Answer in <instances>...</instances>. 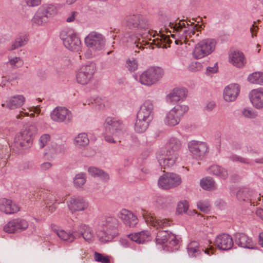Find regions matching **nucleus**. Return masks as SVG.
<instances>
[{
	"mask_svg": "<svg viewBox=\"0 0 263 263\" xmlns=\"http://www.w3.org/2000/svg\"><path fill=\"white\" fill-rule=\"evenodd\" d=\"M169 27L175 34H171L176 45L187 44L189 40L195 42L199 40L198 28L196 26L189 24L184 20H180L178 23H170Z\"/></svg>",
	"mask_w": 263,
	"mask_h": 263,
	"instance_id": "1",
	"label": "nucleus"
},
{
	"mask_svg": "<svg viewBox=\"0 0 263 263\" xmlns=\"http://www.w3.org/2000/svg\"><path fill=\"white\" fill-rule=\"evenodd\" d=\"M154 102L153 100H145L140 105L137 114V120L135 124L136 132L142 133L146 131L154 118Z\"/></svg>",
	"mask_w": 263,
	"mask_h": 263,
	"instance_id": "2",
	"label": "nucleus"
},
{
	"mask_svg": "<svg viewBox=\"0 0 263 263\" xmlns=\"http://www.w3.org/2000/svg\"><path fill=\"white\" fill-rule=\"evenodd\" d=\"M104 127V139L108 143H116L117 139L122 137L125 131L124 125L121 121L110 117L106 118Z\"/></svg>",
	"mask_w": 263,
	"mask_h": 263,
	"instance_id": "3",
	"label": "nucleus"
},
{
	"mask_svg": "<svg viewBox=\"0 0 263 263\" xmlns=\"http://www.w3.org/2000/svg\"><path fill=\"white\" fill-rule=\"evenodd\" d=\"M118 220L113 216L103 217L100 221L96 230L97 236L102 242L108 241L116 235Z\"/></svg>",
	"mask_w": 263,
	"mask_h": 263,
	"instance_id": "4",
	"label": "nucleus"
},
{
	"mask_svg": "<svg viewBox=\"0 0 263 263\" xmlns=\"http://www.w3.org/2000/svg\"><path fill=\"white\" fill-rule=\"evenodd\" d=\"M37 129L33 125H26L14 138V146L18 148L26 149L32 144L33 136Z\"/></svg>",
	"mask_w": 263,
	"mask_h": 263,
	"instance_id": "5",
	"label": "nucleus"
},
{
	"mask_svg": "<svg viewBox=\"0 0 263 263\" xmlns=\"http://www.w3.org/2000/svg\"><path fill=\"white\" fill-rule=\"evenodd\" d=\"M60 37L64 46L69 50L78 52L81 49L82 44L73 30L66 28L60 33Z\"/></svg>",
	"mask_w": 263,
	"mask_h": 263,
	"instance_id": "6",
	"label": "nucleus"
},
{
	"mask_svg": "<svg viewBox=\"0 0 263 263\" xmlns=\"http://www.w3.org/2000/svg\"><path fill=\"white\" fill-rule=\"evenodd\" d=\"M188 110L189 107L187 105H176L166 114L164 119L165 124L170 127L177 125Z\"/></svg>",
	"mask_w": 263,
	"mask_h": 263,
	"instance_id": "7",
	"label": "nucleus"
},
{
	"mask_svg": "<svg viewBox=\"0 0 263 263\" xmlns=\"http://www.w3.org/2000/svg\"><path fill=\"white\" fill-rule=\"evenodd\" d=\"M216 42L212 39L203 40L196 45L193 56L196 59H200L212 53L215 50Z\"/></svg>",
	"mask_w": 263,
	"mask_h": 263,
	"instance_id": "8",
	"label": "nucleus"
},
{
	"mask_svg": "<svg viewBox=\"0 0 263 263\" xmlns=\"http://www.w3.org/2000/svg\"><path fill=\"white\" fill-rule=\"evenodd\" d=\"M96 70V66L93 62H88L82 65L76 74V79L78 83L86 85L93 79Z\"/></svg>",
	"mask_w": 263,
	"mask_h": 263,
	"instance_id": "9",
	"label": "nucleus"
},
{
	"mask_svg": "<svg viewBox=\"0 0 263 263\" xmlns=\"http://www.w3.org/2000/svg\"><path fill=\"white\" fill-rule=\"evenodd\" d=\"M163 73V69L160 67H151L141 74L139 81L142 85L151 86L158 81Z\"/></svg>",
	"mask_w": 263,
	"mask_h": 263,
	"instance_id": "10",
	"label": "nucleus"
},
{
	"mask_svg": "<svg viewBox=\"0 0 263 263\" xmlns=\"http://www.w3.org/2000/svg\"><path fill=\"white\" fill-rule=\"evenodd\" d=\"M105 37L96 31L90 32L85 38L86 46L95 51L102 50L105 46Z\"/></svg>",
	"mask_w": 263,
	"mask_h": 263,
	"instance_id": "11",
	"label": "nucleus"
},
{
	"mask_svg": "<svg viewBox=\"0 0 263 263\" xmlns=\"http://www.w3.org/2000/svg\"><path fill=\"white\" fill-rule=\"evenodd\" d=\"M181 182L180 175L174 173H167L159 177L158 185L162 189L168 190L179 186Z\"/></svg>",
	"mask_w": 263,
	"mask_h": 263,
	"instance_id": "12",
	"label": "nucleus"
},
{
	"mask_svg": "<svg viewBox=\"0 0 263 263\" xmlns=\"http://www.w3.org/2000/svg\"><path fill=\"white\" fill-rule=\"evenodd\" d=\"M68 210L71 213L85 212L89 208V203L82 196H73L67 202Z\"/></svg>",
	"mask_w": 263,
	"mask_h": 263,
	"instance_id": "13",
	"label": "nucleus"
},
{
	"mask_svg": "<svg viewBox=\"0 0 263 263\" xmlns=\"http://www.w3.org/2000/svg\"><path fill=\"white\" fill-rule=\"evenodd\" d=\"M156 240L157 245H164L165 247L170 248L168 251H173V248L179 243V239L176 236L168 231H159L157 233Z\"/></svg>",
	"mask_w": 263,
	"mask_h": 263,
	"instance_id": "14",
	"label": "nucleus"
},
{
	"mask_svg": "<svg viewBox=\"0 0 263 263\" xmlns=\"http://www.w3.org/2000/svg\"><path fill=\"white\" fill-rule=\"evenodd\" d=\"M160 165L164 168H170L174 166L179 160V154L166 151L164 154H159L157 157Z\"/></svg>",
	"mask_w": 263,
	"mask_h": 263,
	"instance_id": "15",
	"label": "nucleus"
},
{
	"mask_svg": "<svg viewBox=\"0 0 263 263\" xmlns=\"http://www.w3.org/2000/svg\"><path fill=\"white\" fill-rule=\"evenodd\" d=\"M189 151L197 159L203 158L208 153L209 146L206 142L192 140L188 143Z\"/></svg>",
	"mask_w": 263,
	"mask_h": 263,
	"instance_id": "16",
	"label": "nucleus"
},
{
	"mask_svg": "<svg viewBox=\"0 0 263 263\" xmlns=\"http://www.w3.org/2000/svg\"><path fill=\"white\" fill-rule=\"evenodd\" d=\"M51 119L57 122L69 123L72 119V114L67 108L63 107H55L50 114Z\"/></svg>",
	"mask_w": 263,
	"mask_h": 263,
	"instance_id": "17",
	"label": "nucleus"
},
{
	"mask_svg": "<svg viewBox=\"0 0 263 263\" xmlns=\"http://www.w3.org/2000/svg\"><path fill=\"white\" fill-rule=\"evenodd\" d=\"M187 251L190 256L195 257L200 256L202 253H204L208 256H211L214 253L213 248H210L204 249L200 247L199 242L196 241H193L189 243L187 247Z\"/></svg>",
	"mask_w": 263,
	"mask_h": 263,
	"instance_id": "18",
	"label": "nucleus"
},
{
	"mask_svg": "<svg viewBox=\"0 0 263 263\" xmlns=\"http://www.w3.org/2000/svg\"><path fill=\"white\" fill-rule=\"evenodd\" d=\"M249 98L254 108L263 109V87L252 89L249 93Z\"/></svg>",
	"mask_w": 263,
	"mask_h": 263,
	"instance_id": "19",
	"label": "nucleus"
},
{
	"mask_svg": "<svg viewBox=\"0 0 263 263\" xmlns=\"http://www.w3.org/2000/svg\"><path fill=\"white\" fill-rule=\"evenodd\" d=\"M240 89L238 84L233 83L227 86L223 91V98L227 102H234L237 98Z\"/></svg>",
	"mask_w": 263,
	"mask_h": 263,
	"instance_id": "20",
	"label": "nucleus"
},
{
	"mask_svg": "<svg viewBox=\"0 0 263 263\" xmlns=\"http://www.w3.org/2000/svg\"><path fill=\"white\" fill-rule=\"evenodd\" d=\"M125 24L129 29H145L148 25L142 20L140 14H133L126 16L124 18Z\"/></svg>",
	"mask_w": 263,
	"mask_h": 263,
	"instance_id": "21",
	"label": "nucleus"
},
{
	"mask_svg": "<svg viewBox=\"0 0 263 263\" xmlns=\"http://www.w3.org/2000/svg\"><path fill=\"white\" fill-rule=\"evenodd\" d=\"M215 243L219 250L224 251L231 249L234 245L232 237L226 233L218 235L215 238Z\"/></svg>",
	"mask_w": 263,
	"mask_h": 263,
	"instance_id": "22",
	"label": "nucleus"
},
{
	"mask_svg": "<svg viewBox=\"0 0 263 263\" xmlns=\"http://www.w3.org/2000/svg\"><path fill=\"white\" fill-rule=\"evenodd\" d=\"M143 217L145 222L156 229L163 228L171 224V221L168 219H157L155 217L153 216L151 214L147 212L143 213Z\"/></svg>",
	"mask_w": 263,
	"mask_h": 263,
	"instance_id": "23",
	"label": "nucleus"
},
{
	"mask_svg": "<svg viewBox=\"0 0 263 263\" xmlns=\"http://www.w3.org/2000/svg\"><path fill=\"white\" fill-rule=\"evenodd\" d=\"M235 241L236 244L241 248L248 249L256 248V244L252 238L243 233L236 235Z\"/></svg>",
	"mask_w": 263,
	"mask_h": 263,
	"instance_id": "24",
	"label": "nucleus"
},
{
	"mask_svg": "<svg viewBox=\"0 0 263 263\" xmlns=\"http://www.w3.org/2000/svg\"><path fill=\"white\" fill-rule=\"evenodd\" d=\"M118 217L127 226L134 227L138 222V218L131 211L122 209L118 214Z\"/></svg>",
	"mask_w": 263,
	"mask_h": 263,
	"instance_id": "25",
	"label": "nucleus"
},
{
	"mask_svg": "<svg viewBox=\"0 0 263 263\" xmlns=\"http://www.w3.org/2000/svg\"><path fill=\"white\" fill-rule=\"evenodd\" d=\"M20 208L12 200L3 198L0 200V211L6 214H12L17 213Z\"/></svg>",
	"mask_w": 263,
	"mask_h": 263,
	"instance_id": "26",
	"label": "nucleus"
},
{
	"mask_svg": "<svg viewBox=\"0 0 263 263\" xmlns=\"http://www.w3.org/2000/svg\"><path fill=\"white\" fill-rule=\"evenodd\" d=\"M187 96V90L185 88L174 89L166 97V101L172 103L183 100Z\"/></svg>",
	"mask_w": 263,
	"mask_h": 263,
	"instance_id": "27",
	"label": "nucleus"
},
{
	"mask_svg": "<svg viewBox=\"0 0 263 263\" xmlns=\"http://www.w3.org/2000/svg\"><path fill=\"white\" fill-rule=\"evenodd\" d=\"M29 42V36L24 32L18 33L15 40L8 46L9 51H13L22 47L26 46Z\"/></svg>",
	"mask_w": 263,
	"mask_h": 263,
	"instance_id": "28",
	"label": "nucleus"
},
{
	"mask_svg": "<svg viewBox=\"0 0 263 263\" xmlns=\"http://www.w3.org/2000/svg\"><path fill=\"white\" fill-rule=\"evenodd\" d=\"M229 60L232 65L238 68L243 67L246 63L245 55L240 51L232 52L229 54Z\"/></svg>",
	"mask_w": 263,
	"mask_h": 263,
	"instance_id": "29",
	"label": "nucleus"
},
{
	"mask_svg": "<svg viewBox=\"0 0 263 263\" xmlns=\"http://www.w3.org/2000/svg\"><path fill=\"white\" fill-rule=\"evenodd\" d=\"M78 230L83 239L88 242L92 241L95 237L92 228L88 224L81 223L78 227Z\"/></svg>",
	"mask_w": 263,
	"mask_h": 263,
	"instance_id": "30",
	"label": "nucleus"
},
{
	"mask_svg": "<svg viewBox=\"0 0 263 263\" xmlns=\"http://www.w3.org/2000/svg\"><path fill=\"white\" fill-rule=\"evenodd\" d=\"M25 100V98L23 95H15L8 98L5 105L10 109H15L22 106Z\"/></svg>",
	"mask_w": 263,
	"mask_h": 263,
	"instance_id": "31",
	"label": "nucleus"
},
{
	"mask_svg": "<svg viewBox=\"0 0 263 263\" xmlns=\"http://www.w3.org/2000/svg\"><path fill=\"white\" fill-rule=\"evenodd\" d=\"M129 238L137 243H143L151 240V233L147 231H142L140 232L130 234Z\"/></svg>",
	"mask_w": 263,
	"mask_h": 263,
	"instance_id": "32",
	"label": "nucleus"
},
{
	"mask_svg": "<svg viewBox=\"0 0 263 263\" xmlns=\"http://www.w3.org/2000/svg\"><path fill=\"white\" fill-rule=\"evenodd\" d=\"M53 231L58 235L59 238L64 242L71 243L76 239L73 231H66L57 228L53 229Z\"/></svg>",
	"mask_w": 263,
	"mask_h": 263,
	"instance_id": "33",
	"label": "nucleus"
},
{
	"mask_svg": "<svg viewBox=\"0 0 263 263\" xmlns=\"http://www.w3.org/2000/svg\"><path fill=\"white\" fill-rule=\"evenodd\" d=\"M66 150V147L65 145L62 142L59 143H52L51 145V148L50 149V153L51 155L50 157L48 156V153L46 152L44 154V156L45 157L47 155V159L50 160L51 159H53V156L58 154H63L65 153Z\"/></svg>",
	"mask_w": 263,
	"mask_h": 263,
	"instance_id": "34",
	"label": "nucleus"
},
{
	"mask_svg": "<svg viewBox=\"0 0 263 263\" xmlns=\"http://www.w3.org/2000/svg\"><path fill=\"white\" fill-rule=\"evenodd\" d=\"M41 12L50 21L58 13V8L52 4H45L39 8Z\"/></svg>",
	"mask_w": 263,
	"mask_h": 263,
	"instance_id": "35",
	"label": "nucleus"
},
{
	"mask_svg": "<svg viewBox=\"0 0 263 263\" xmlns=\"http://www.w3.org/2000/svg\"><path fill=\"white\" fill-rule=\"evenodd\" d=\"M208 172L223 180L226 179L228 177L227 170L218 165H212L210 166Z\"/></svg>",
	"mask_w": 263,
	"mask_h": 263,
	"instance_id": "36",
	"label": "nucleus"
},
{
	"mask_svg": "<svg viewBox=\"0 0 263 263\" xmlns=\"http://www.w3.org/2000/svg\"><path fill=\"white\" fill-rule=\"evenodd\" d=\"M88 173L89 175L93 177H97L104 181L109 180V175L102 170L95 166H90L88 168Z\"/></svg>",
	"mask_w": 263,
	"mask_h": 263,
	"instance_id": "37",
	"label": "nucleus"
},
{
	"mask_svg": "<svg viewBox=\"0 0 263 263\" xmlns=\"http://www.w3.org/2000/svg\"><path fill=\"white\" fill-rule=\"evenodd\" d=\"M89 143V139L85 133L79 134L73 140L74 145L78 148H83Z\"/></svg>",
	"mask_w": 263,
	"mask_h": 263,
	"instance_id": "38",
	"label": "nucleus"
},
{
	"mask_svg": "<svg viewBox=\"0 0 263 263\" xmlns=\"http://www.w3.org/2000/svg\"><path fill=\"white\" fill-rule=\"evenodd\" d=\"M49 21L38 9L31 20L33 25L42 26L45 25Z\"/></svg>",
	"mask_w": 263,
	"mask_h": 263,
	"instance_id": "39",
	"label": "nucleus"
},
{
	"mask_svg": "<svg viewBox=\"0 0 263 263\" xmlns=\"http://www.w3.org/2000/svg\"><path fill=\"white\" fill-rule=\"evenodd\" d=\"M64 200L63 198L62 200L59 202H58L56 197L53 195H49L45 201V203L46 205V209L48 211L50 214L54 212L57 209V206L55 204L56 203H60L64 202Z\"/></svg>",
	"mask_w": 263,
	"mask_h": 263,
	"instance_id": "40",
	"label": "nucleus"
},
{
	"mask_svg": "<svg viewBox=\"0 0 263 263\" xmlns=\"http://www.w3.org/2000/svg\"><path fill=\"white\" fill-rule=\"evenodd\" d=\"M248 81L252 84L263 86V72H254L248 77Z\"/></svg>",
	"mask_w": 263,
	"mask_h": 263,
	"instance_id": "41",
	"label": "nucleus"
},
{
	"mask_svg": "<svg viewBox=\"0 0 263 263\" xmlns=\"http://www.w3.org/2000/svg\"><path fill=\"white\" fill-rule=\"evenodd\" d=\"M201 187L206 190H214L216 189L215 181L211 177H205L200 180Z\"/></svg>",
	"mask_w": 263,
	"mask_h": 263,
	"instance_id": "42",
	"label": "nucleus"
},
{
	"mask_svg": "<svg viewBox=\"0 0 263 263\" xmlns=\"http://www.w3.org/2000/svg\"><path fill=\"white\" fill-rule=\"evenodd\" d=\"M181 145V142L179 139L175 137H172L168 140L167 151H171L173 153H178Z\"/></svg>",
	"mask_w": 263,
	"mask_h": 263,
	"instance_id": "43",
	"label": "nucleus"
},
{
	"mask_svg": "<svg viewBox=\"0 0 263 263\" xmlns=\"http://www.w3.org/2000/svg\"><path fill=\"white\" fill-rule=\"evenodd\" d=\"M236 198L239 200H245L246 199L251 200L254 198L252 192L247 188L239 190L236 194Z\"/></svg>",
	"mask_w": 263,
	"mask_h": 263,
	"instance_id": "44",
	"label": "nucleus"
},
{
	"mask_svg": "<svg viewBox=\"0 0 263 263\" xmlns=\"http://www.w3.org/2000/svg\"><path fill=\"white\" fill-rule=\"evenodd\" d=\"M86 181V174L83 173H80L76 175L73 179V183L77 187H81L85 183Z\"/></svg>",
	"mask_w": 263,
	"mask_h": 263,
	"instance_id": "45",
	"label": "nucleus"
},
{
	"mask_svg": "<svg viewBox=\"0 0 263 263\" xmlns=\"http://www.w3.org/2000/svg\"><path fill=\"white\" fill-rule=\"evenodd\" d=\"M242 115L243 117L249 119H253L257 117V112L253 108L246 107L242 109L241 111Z\"/></svg>",
	"mask_w": 263,
	"mask_h": 263,
	"instance_id": "46",
	"label": "nucleus"
},
{
	"mask_svg": "<svg viewBox=\"0 0 263 263\" xmlns=\"http://www.w3.org/2000/svg\"><path fill=\"white\" fill-rule=\"evenodd\" d=\"M4 230L9 233L19 232L14 219L8 222L4 227Z\"/></svg>",
	"mask_w": 263,
	"mask_h": 263,
	"instance_id": "47",
	"label": "nucleus"
},
{
	"mask_svg": "<svg viewBox=\"0 0 263 263\" xmlns=\"http://www.w3.org/2000/svg\"><path fill=\"white\" fill-rule=\"evenodd\" d=\"M189 202L186 200L180 201L178 203L177 212L179 214L187 213L189 209Z\"/></svg>",
	"mask_w": 263,
	"mask_h": 263,
	"instance_id": "48",
	"label": "nucleus"
},
{
	"mask_svg": "<svg viewBox=\"0 0 263 263\" xmlns=\"http://www.w3.org/2000/svg\"><path fill=\"white\" fill-rule=\"evenodd\" d=\"M243 153L250 155H257L259 153V149L252 144H248L242 149Z\"/></svg>",
	"mask_w": 263,
	"mask_h": 263,
	"instance_id": "49",
	"label": "nucleus"
},
{
	"mask_svg": "<svg viewBox=\"0 0 263 263\" xmlns=\"http://www.w3.org/2000/svg\"><path fill=\"white\" fill-rule=\"evenodd\" d=\"M138 66V62L134 58H129L126 61V67L129 71H135L137 69Z\"/></svg>",
	"mask_w": 263,
	"mask_h": 263,
	"instance_id": "50",
	"label": "nucleus"
},
{
	"mask_svg": "<svg viewBox=\"0 0 263 263\" xmlns=\"http://www.w3.org/2000/svg\"><path fill=\"white\" fill-rule=\"evenodd\" d=\"M14 219L19 232L26 230L28 227V222L26 220L21 218Z\"/></svg>",
	"mask_w": 263,
	"mask_h": 263,
	"instance_id": "51",
	"label": "nucleus"
},
{
	"mask_svg": "<svg viewBox=\"0 0 263 263\" xmlns=\"http://www.w3.org/2000/svg\"><path fill=\"white\" fill-rule=\"evenodd\" d=\"M202 68L203 65L201 63L198 62H193L189 65L187 69L191 72H196L201 70Z\"/></svg>",
	"mask_w": 263,
	"mask_h": 263,
	"instance_id": "52",
	"label": "nucleus"
},
{
	"mask_svg": "<svg viewBox=\"0 0 263 263\" xmlns=\"http://www.w3.org/2000/svg\"><path fill=\"white\" fill-rule=\"evenodd\" d=\"M50 136L47 134L42 135L39 139V145L40 148H44L50 141Z\"/></svg>",
	"mask_w": 263,
	"mask_h": 263,
	"instance_id": "53",
	"label": "nucleus"
},
{
	"mask_svg": "<svg viewBox=\"0 0 263 263\" xmlns=\"http://www.w3.org/2000/svg\"><path fill=\"white\" fill-rule=\"evenodd\" d=\"M7 63L13 67H19L22 66L24 63L20 57H14L9 59Z\"/></svg>",
	"mask_w": 263,
	"mask_h": 263,
	"instance_id": "54",
	"label": "nucleus"
},
{
	"mask_svg": "<svg viewBox=\"0 0 263 263\" xmlns=\"http://www.w3.org/2000/svg\"><path fill=\"white\" fill-rule=\"evenodd\" d=\"M230 160L234 162H240L243 164H249V159L237 155H232L229 157Z\"/></svg>",
	"mask_w": 263,
	"mask_h": 263,
	"instance_id": "55",
	"label": "nucleus"
},
{
	"mask_svg": "<svg viewBox=\"0 0 263 263\" xmlns=\"http://www.w3.org/2000/svg\"><path fill=\"white\" fill-rule=\"evenodd\" d=\"M94 259L95 261L101 263H110V260L108 256H104L97 252L94 253Z\"/></svg>",
	"mask_w": 263,
	"mask_h": 263,
	"instance_id": "56",
	"label": "nucleus"
},
{
	"mask_svg": "<svg viewBox=\"0 0 263 263\" xmlns=\"http://www.w3.org/2000/svg\"><path fill=\"white\" fill-rule=\"evenodd\" d=\"M197 206L200 211L207 212L210 210V203L208 201H200L197 203Z\"/></svg>",
	"mask_w": 263,
	"mask_h": 263,
	"instance_id": "57",
	"label": "nucleus"
},
{
	"mask_svg": "<svg viewBox=\"0 0 263 263\" xmlns=\"http://www.w3.org/2000/svg\"><path fill=\"white\" fill-rule=\"evenodd\" d=\"M92 104H93L96 107L99 109H102L104 107V101L101 98L96 97L93 99V101H91Z\"/></svg>",
	"mask_w": 263,
	"mask_h": 263,
	"instance_id": "58",
	"label": "nucleus"
},
{
	"mask_svg": "<svg viewBox=\"0 0 263 263\" xmlns=\"http://www.w3.org/2000/svg\"><path fill=\"white\" fill-rule=\"evenodd\" d=\"M218 71V63H214L213 66H209L206 68V74L211 76L217 73Z\"/></svg>",
	"mask_w": 263,
	"mask_h": 263,
	"instance_id": "59",
	"label": "nucleus"
},
{
	"mask_svg": "<svg viewBox=\"0 0 263 263\" xmlns=\"http://www.w3.org/2000/svg\"><path fill=\"white\" fill-rule=\"evenodd\" d=\"M78 15V13L76 11L71 12L66 17V21L68 23L73 22Z\"/></svg>",
	"mask_w": 263,
	"mask_h": 263,
	"instance_id": "60",
	"label": "nucleus"
},
{
	"mask_svg": "<svg viewBox=\"0 0 263 263\" xmlns=\"http://www.w3.org/2000/svg\"><path fill=\"white\" fill-rule=\"evenodd\" d=\"M26 4L29 7H35L39 6L41 0H25Z\"/></svg>",
	"mask_w": 263,
	"mask_h": 263,
	"instance_id": "61",
	"label": "nucleus"
},
{
	"mask_svg": "<svg viewBox=\"0 0 263 263\" xmlns=\"http://www.w3.org/2000/svg\"><path fill=\"white\" fill-rule=\"evenodd\" d=\"M52 165L50 162H45L41 164L40 168L42 171H47L49 170L52 167Z\"/></svg>",
	"mask_w": 263,
	"mask_h": 263,
	"instance_id": "62",
	"label": "nucleus"
},
{
	"mask_svg": "<svg viewBox=\"0 0 263 263\" xmlns=\"http://www.w3.org/2000/svg\"><path fill=\"white\" fill-rule=\"evenodd\" d=\"M215 106V103L214 102H210L208 103H207L206 105V108L208 110H213Z\"/></svg>",
	"mask_w": 263,
	"mask_h": 263,
	"instance_id": "63",
	"label": "nucleus"
},
{
	"mask_svg": "<svg viewBox=\"0 0 263 263\" xmlns=\"http://www.w3.org/2000/svg\"><path fill=\"white\" fill-rule=\"evenodd\" d=\"M256 214L257 216L263 220V209H257L256 211Z\"/></svg>",
	"mask_w": 263,
	"mask_h": 263,
	"instance_id": "64",
	"label": "nucleus"
}]
</instances>
